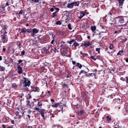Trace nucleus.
I'll list each match as a JSON object with an SVG mask.
<instances>
[{"instance_id":"nucleus-24","label":"nucleus","mask_w":128,"mask_h":128,"mask_svg":"<svg viewBox=\"0 0 128 128\" xmlns=\"http://www.w3.org/2000/svg\"><path fill=\"white\" fill-rule=\"evenodd\" d=\"M59 104L58 103H56L52 105V107L53 108L57 107L59 106Z\"/></svg>"},{"instance_id":"nucleus-27","label":"nucleus","mask_w":128,"mask_h":128,"mask_svg":"<svg viewBox=\"0 0 128 128\" xmlns=\"http://www.w3.org/2000/svg\"><path fill=\"white\" fill-rule=\"evenodd\" d=\"M96 27L95 26H91V29L92 31L94 32L96 29Z\"/></svg>"},{"instance_id":"nucleus-51","label":"nucleus","mask_w":128,"mask_h":128,"mask_svg":"<svg viewBox=\"0 0 128 128\" xmlns=\"http://www.w3.org/2000/svg\"><path fill=\"white\" fill-rule=\"evenodd\" d=\"M54 39H53L51 42V43L52 44H53L54 43Z\"/></svg>"},{"instance_id":"nucleus-14","label":"nucleus","mask_w":128,"mask_h":128,"mask_svg":"<svg viewBox=\"0 0 128 128\" xmlns=\"http://www.w3.org/2000/svg\"><path fill=\"white\" fill-rule=\"evenodd\" d=\"M84 110H81L79 111L78 112V114L79 115H81L84 113Z\"/></svg>"},{"instance_id":"nucleus-7","label":"nucleus","mask_w":128,"mask_h":128,"mask_svg":"<svg viewBox=\"0 0 128 128\" xmlns=\"http://www.w3.org/2000/svg\"><path fill=\"white\" fill-rule=\"evenodd\" d=\"M90 44V43L89 42H85L84 43V46L86 47L89 46Z\"/></svg>"},{"instance_id":"nucleus-29","label":"nucleus","mask_w":128,"mask_h":128,"mask_svg":"<svg viewBox=\"0 0 128 128\" xmlns=\"http://www.w3.org/2000/svg\"><path fill=\"white\" fill-rule=\"evenodd\" d=\"M17 45L19 46L20 48H21L22 46L20 42H17Z\"/></svg>"},{"instance_id":"nucleus-52","label":"nucleus","mask_w":128,"mask_h":128,"mask_svg":"<svg viewBox=\"0 0 128 128\" xmlns=\"http://www.w3.org/2000/svg\"><path fill=\"white\" fill-rule=\"evenodd\" d=\"M121 42L122 43H124L125 42V41L124 40V39H122V41H121Z\"/></svg>"},{"instance_id":"nucleus-8","label":"nucleus","mask_w":128,"mask_h":128,"mask_svg":"<svg viewBox=\"0 0 128 128\" xmlns=\"http://www.w3.org/2000/svg\"><path fill=\"white\" fill-rule=\"evenodd\" d=\"M76 39L78 41H80L82 40V38L80 35H78L76 36Z\"/></svg>"},{"instance_id":"nucleus-35","label":"nucleus","mask_w":128,"mask_h":128,"mask_svg":"<svg viewBox=\"0 0 128 128\" xmlns=\"http://www.w3.org/2000/svg\"><path fill=\"white\" fill-rule=\"evenodd\" d=\"M109 48L111 50L113 48H114V47L112 44H110Z\"/></svg>"},{"instance_id":"nucleus-21","label":"nucleus","mask_w":128,"mask_h":128,"mask_svg":"<svg viewBox=\"0 0 128 128\" xmlns=\"http://www.w3.org/2000/svg\"><path fill=\"white\" fill-rule=\"evenodd\" d=\"M26 31V29L24 28H22L21 30V32L23 34H25Z\"/></svg>"},{"instance_id":"nucleus-37","label":"nucleus","mask_w":128,"mask_h":128,"mask_svg":"<svg viewBox=\"0 0 128 128\" xmlns=\"http://www.w3.org/2000/svg\"><path fill=\"white\" fill-rule=\"evenodd\" d=\"M56 24L57 25H60L61 24V23L60 21H58L56 22Z\"/></svg>"},{"instance_id":"nucleus-45","label":"nucleus","mask_w":128,"mask_h":128,"mask_svg":"<svg viewBox=\"0 0 128 128\" xmlns=\"http://www.w3.org/2000/svg\"><path fill=\"white\" fill-rule=\"evenodd\" d=\"M23 11L22 10H21L19 12V14H22Z\"/></svg>"},{"instance_id":"nucleus-23","label":"nucleus","mask_w":128,"mask_h":128,"mask_svg":"<svg viewBox=\"0 0 128 128\" xmlns=\"http://www.w3.org/2000/svg\"><path fill=\"white\" fill-rule=\"evenodd\" d=\"M106 118L108 121H110L112 120V119L111 118L108 116H106Z\"/></svg>"},{"instance_id":"nucleus-20","label":"nucleus","mask_w":128,"mask_h":128,"mask_svg":"<svg viewBox=\"0 0 128 128\" xmlns=\"http://www.w3.org/2000/svg\"><path fill=\"white\" fill-rule=\"evenodd\" d=\"M124 52L123 49L121 50H120L118 52L117 54V55H121Z\"/></svg>"},{"instance_id":"nucleus-15","label":"nucleus","mask_w":128,"mask_h":128,"mask_svg":"<svg viewBox=\"0 0 128 128\" xmlns=\"http://www.w3.org/2000/svg\"><path fill=\"white\" fill-rule=\"evenodd\" d=\"M67 7L68 8H73V6L72 3H68V4Z\"/></svg>"},{"instance_id":"nucleus-28","label":"nucleus","mask_w":128,"mask_h":128,"mask_svg":"<svg viewBox=\"0 0 128 128\" xmlns=\"http://www.w3.org/2000/svg\"><path fill=\"white\" fill-rule=\"evenodd\" d=\"M40 1V0H31L32 3H38Z\"/></svg>"},{"instance_id":"nucleus-53","label":"nucleus","mask_w":128,"mask_h":128,"mask_svg":"<svg viewBox=\"0 0 128 128\" xmlns=\"http://www.w3.org/2000/svg\"><path fill=\"white\" fill-rule=\"evenodd\" d=\"M119 32V30H118V31H116L114 32V33H117L118 32Z\"/></svg>"},{"instance_id":"nucleus-11","label":"nucleus","mask_w":128,"mask_h":128,"mask_svg":"<svg viewBox=\"0 0 128 128\" xmlns=\"http://www.w3.org/2000/svg\"><path fill=\"white\" fill-rule=\"evenodd\" d=\"M32 32L34 34H36L38 32L39 30L36 28H34L32 29Z\"/></svg>"},{"instance_id":"nucleus-3","label":"nucleus","mask_w":128,"mask_h":128,"mask_svg":"<svg viewBox=\"0 0 128 128\" xmlns=\"http://www.w3.org/2000/svg\"><path fill=\"white\" fill-rule=\"evenodd\" d=\"M118 1L119 2V4L118 6V10L120 11L121 10V9H122V4L124 3V0H118Z\"/></svg>"},{"instance_id":"nucleus-46","label":"nucleus","mask_w":128,"mask_h":128,"mask_svg":"<svg viewBox=\"0 0 128 128\" xmlns=\"http://www.w3.org/2000/svg\"><path fill=\"white\" fill-rule=\"evenodd\" d=\"M10 4V2H8L6 3V6H8Z\"/></svg>"},{"instance_id":"nucleus-4","label":"nucleus","mask_w":128,"mask_h":128,"mask_svg":"<svg viewBox=\"0 0 128 128\" xmlns=\"http://www.w3.org/2000/svg\"><path fill=\"white\" fill-rule=\"evenodd\" d=\"M86 14L85 12L84 11H81L80 12V15H78V17L80 19Z\"/></svg>"},{"instance_id":"nucleus-22","label":"nucleus","mask_w":128,"mask_h":128,"mask_svg":"<svg viewBox=\"0 0 128 128\" xmlns=\"http://www.w3.org/2000/svg\"><path fill=\"white\" fill-rule=\"evenodd\" d=\"M68 53V51L66 50H63L62 53V55L64 56Z\"/></svg>"},{"instance_id":"nucleus-39","label":"nucleus","mask_w":128,"mask_h":128,"mask_svg":"<svg viewBox=\"0 0 128 128\" xmlns=\"http://www.w3.org/2000/svg\"><path fill=\"white\" fill-rule=\"evenodd\" d=\"M12 85V87L14 88H16L17 87V85L16 83H13Z\"/></svg>"},{"instance_id":"nucleus-36","label":"nucleus","mask_w":128,"mask_h":128,"mask_svg":"<svg viewBox=\"0 0 128 128\" xmlns=\"http://www.w3.org/2000/svg\"><path fill=\"white\" fill-rule=\"evenodd\" d=\"M26 102H27V105H29L30 103V102L29 100V99L28 98H27Z\"/></svg>"},{"instance_id":"nucleus-57","label":"nucleus","mask_w":128,"mask_h":128,"mask_svg":"<svg viewBox=\"0 0 128 128\" xmlns=\"http://www.w3.org/2000/svg\"><path fill=\"white\" fill-rule=\"evenodd\" d=\"M22 62V60H20L18 61V63L20 64L21 62Z\"/></svg>"},{"instance_id":"nucleus-48","label":"nucleus","mask_w":128,"mask_h":128,"mask_svg":"<svg viewBox=\"0 0 128 128\" xmlns=\"http://www.w3.org/2000/svg\"><path fill=\"white\" fill-rule=\"evenodd\" d=\"M96 51H98L99 53L100 52L99 51L100 50V49L99 48H96Z\"/></svg>"},{"instance_id":"nucleus-40","label":"nucleus","mask_w":128,"mask_h":128,"mask_svg":"<svg viewBox=\"0 0 128 128\" xmlns=\"http://www.w3.org/2000/svg\"><path fill=\"white\" fill-rule=\"evenodd\" d=\"M34 110H38L39 112L40 110L41 109H40L38 108L35 107L34 108Z\"/></svg>"},{"instance_id":"nucleus-54","label":"nucleus","mask_w":128,"mask_h":128,"mask_svg":"<svg viewBox=\"0 0 128 128\" xmlns=\"http://www.w3.org/2000/svg\"><path fill=\"white\" fill-rule=\"evenodd\" d=\"M72 63L73 65H74L76 64V62L74 61H72Z\"/></svg>"},{"instance_id":"nucleus-25","label":"nucleus","mask_w":128,"mask_h":128,"mask_svg":"<svg viewBox=\"0 0 128 128\" xmlns=\"http://www.w3.org/2000/svg\"><path fill=\"white\" fill-rule=\"evenodd\" d=\"M68 28L70 30H72V26L70 24H69L68 25Z\"/></svg>"},{"instance_id":"nucleus-55","label":"nucleus","mask_w":128,"mask_h":128,"mask_svg":"<svg viewBox=\"0 0 128 128\" xmlns=\"http://www.w3.org/2000/svg\"><path fill=\"white\" fill-rule=\"evenodd\" d=\"M80 54H82V55H84V54H85L82 53V51H80Z\"/></svg>"},{"instance_id":"nucleus-9","label":"nucleus","mask_w":128,"mask_h":128,"mask_svg":"<svg viewBox=\"0 0 128 128\" xmlns=\"http://www.w3.org/2000/svg\"><path fill=\"white\" fill-rule=\"evenodd\" d=\"M41 114L42 116L44 119V110H40L39 112Z\"/></svg>"},{"instance_id":"nucleus-49","label":"nucleus","mask_w":128,"mask_h":128,"mask_svg":"<svg viewBox=\"0 0 128 128\" xmlns=\"http://www.w3.org/2000/svg\"><path fill=\"white\" fill-rule=\"evenodd\" d=\"M54 8H51L50 10V11L52 12H53L54 11Z\"/></svg>"},{"instance_id":"nucleus-30","label":"nucleus","mask_w":128,"mask_h":128,"mask_svg":"<svg viewBox=\"0 0 128 128\" xmlns=\"http://www.w3.org/2000/svg\"><path fill=\"white\" fill-rule=\"evenodd\" d=\"M32 31V29L30 28V29H26V32L28 33H30Z\"/></svg>"},{"instance_id":"nucleus-43","label":"nucleus","mask_w":128,"mask_h":128,"mask_svg":"<svg viewBox=\"0 0 128 128\" xmlns=\"http://www.w3.org/2000/svg\"><path fill=\"white\" fill-rule=\"evenodd\" d=\"M54 51L55 52H56V51L58 53V52H59V51L58 50H56V48H54Z\"/></svg>"},{"instance_id":"nucleus-34","label":"nucleus","mask_w":128,"mask_h":128,"mask_svg":"<svg viewBox=\"0 0 128 128\" xmlns=\"http://www.w3.org/2000/svg\"><path fill=\"white\" fill-rule=\"evenodd\" d=\"M66 106L65 104H64L62 106L61 105H60L59 106V107L60 108V110H62L63 108V106Z\"/></svg>"},{"instance_id":"nucleus-61","label":"nucleus","mask_w":128,"mask_h":128,"mask_svg":"<svg viewBox=\"0 0 128 128\" xmlns=\"http://www.w3.org/2000/svg\"><path fill=\"white\" fill-rule=\"evenodd\" d=\"M10 62H12V58H10Z\"/></svg>"},{"instance_id":"nucleus-26","label":"nucleus","mask_w":128,"mask_h":128,"mask_svg":"<svg viewBox=\"0 0 128 128\" xmlns=\"http://www.w3.org/2000/svg\"><path fill=\"white\" fill-rule=\"evenodd\" d=\"M57 12H54L52 14V17L54 18L56 16H57V15L56 14V13H57Z\"/></svg>"},{"instance_id":"nucleus-42","label":"nucleus","mask_w":128,"mask_h":128,"mask_svg":"<svg viewBox=\"0 0 128 128\" xmlns=\"http://www.w3.org/2000/svg\"><path fill=\"white\" fill-rule=\"evenodd\" d=\"M54 8L56 10V12H58L59 10V8L55 7H54Z\"/></svg>"},{"instance_id":"nucleus-6","label":"nucleus","mask_w":128,"mask_h":128,"mask_svg":"<svg viewBox=\"0 0 128 128\" xmlns=\"http://www.w3.org/2000/svg\"><path fill=\"white\" fill-rule=\"evenodd\" d=\"M73 7L74 6H78L79 4V3L78 2H74L72 3Z\"/></svg>"},{"instance_id":"nucleus-56","label":"nucleus","mask_w":128,"mask_h":128,"mask_svg":"<svg viewBox=\"0 0 128 128\" xmlns=\"http://www.w3.org/2000/svg\"><path fill=\"white\" fill-rule=\"evenodd\" d=\"M43 93H44V92H42V95L41 96L42 97H44V95H42V94Z\"/></svg>"},{"instance_id":"nucleus-18","label":"nucleus","mask_w":128,"mask_h":128,"mask_svg":"<svg viewBox=\"0 0 128 128\" xmlns=\"http://www.w3.org/2000/svg\"><path fill=\"white\" fill-rule=\"evenodd\" d=\"M50 48V46H48L46 47H44L43 48V50L44 51H46L47 50H48Z\"/></svg>"},{"instance_id":"nucleus-50","label":"nucleus","mask_w":128,"mask_h":128,"mask_svg":"<svg viewBox=\"0 0 128 128\" xmlns=\"http://www.w3.org/2000/svg\"><path fill=\"white\" fill-rule=\"evenodd\" d=\"M35 34H34L33 33L31 35V36L32 37H34L35 35H34Z\"/></svg>"},{"instance_id":"nucleus-13","label":"nucleus","mask_w":128,"mask_h":128,"mask_svg":"<svg viewBox=\"0 0 128 128\" xmlns=\"http://www.w3.org/2000/svg\"><path fill=\"white\" fill-rule=\"evenodd\" d=\"M3 120L4 121L8 122L9 120V118L7 116H5L3 118Z\"/></svg>"},{"instance_id":"nucleus-17","label":"nucleus","mask_w":128,"mask_h":128,"mask_svg":"<svg viewBox=\"0 0 128 128\" xmlns=\"http://www.w3.org/2000/svg\"><path fill=\"white\" fill-rule=\"evenodd\" d=\"M37 106L39 107H40L42 106V101L38 102Z\"/></svg>"},{"instance_id":"nucleus-58","label":"nucleus","mask_w":128,"mask_h":128,"mask_svg":"<svg viewBox=\"0 0 128 128\" xmlns=\"http://www.w3.org/2000/svg\"><path fill=\"white\" fill-rule=\"evenodd\" d=\"M2 127L3 128H5L6 126L4 124H3L2 125Z\"/></svg>"},{"instance_id":"nucleus-47","label":"nucleus","mask_w":128,"mask_h":128,"mask_svg":"<svg viewBox=\"0 0 128 128\" xmlns=\"http://www.w3.org/2000/svg\"><path fill=\"white\" fill-rule=\"evenodd\" d=\"M25 54V52L24 50H23L21 52V54L22 55H23L24 54Z\"/></svg>"},{"instance_id":"nucleus-31","label":"nucleus","mask_w":128,"mask_h":128,"mask_svg":"<svg viewBox=\"0 0 128 128\" xmlns=\"http://www.w3.org/2000/svg\"><path fill=\"white\" fill-rule=\"evenodd\" d=\"M76 65H77V66H78L79 68H81L82 67V65L80 64L79 63H77Z\"/></svg>"},{"instance_id":"nucleus-12","label":"nucleus","mask_w":128,"mask_h":128,"mask_svg":"<svg viewBox=\"0 0 128 128\" xmlns=\"http://www.w3.org/2000/svg\"><path fill=\"white\" fill-rule=\"evenodd\" d=\"M79 45V44L76 42V40H75V41H74L73 43V44L72 45V46H78Z\"/></svg>"},{"instance_id":"nucleus-62","label":"nucleus","mask_w":128,"mask_h":128,"mask_svg":"<svg viewBox=\"0 0 128 128\" xmlns=\"http://www.w3.org/2000/svg\"><path fill=\"white\" fill-rule=\"evenodd\" d=\"M2 60V57L1 56H0V61Z\"/></svg>"},{"instance_id":"nucleus-2","label":"nucleus","mask_w":128,"mask_h":128,"mask_svg":"<svg viewBox=\"0 0 128 128\" xmlns=\"http://www.w3.org/2000/svg\"><path fill=\"white\" fill-rule=\"evenodd\" d=\"M24 81L23 82L24 87H29L30 85V81L28 80V78L24 77Z\"/></svg>"},{"instance_id":"nucleus-33","label":"nucleus","mask_w":128,"mask_h":128,"mask_svg":"<svg viewBox=\"0 0 128 128\" xmlns=\"http://www.w3.org/2000/svg\"><path fill=\"white\" fill-rule=\"evenodd\" d=\"M34 91L35 92H38L39 91V89L38 87L34 89Z\"/></svg>"},{"instance_id":"nucleus-41","label":"nucleus","mask_w":128,"mask_h":128,"mask_svg":"<svg viewBox=\"0 0 128 128\" xmlns=\"http://www.w3.org/2000/svg\"><path fill=\"white\" fill-rule=\"evenodd\" d=\"M87 73V72H86L85 71L82 70L80 71V73H84V74H86Z\"/></svg>"},{"instance_id":"nucleus-32","label":"nucleus","mask_w":128,"mask_h":128,"mask_svg":"<svg viewBox=\"0 0 128 128\" xmlns=\"http://www.w3.org/2000/svg\"><path fill=\"white\" fill-rule=\"evenodd\" d=\"M62 87L63 88H68V84H65V83H64V85L62 86Z\"/></svg>"},{"instance_id":"nucleus-10","label":"nucleus","mask_w":128,"mask_h":128,"mask_svg":"<svg viewBox=\"0 0 128 128\" xmlns=\"http://www.w3.org/2000/svg\"><path fill=\"white\" fill-rule=\"evenodd\" d=\"M2 36V40L3 42L4 43V41L6 39V38L7 36L6 35H1Z\"/></svg>"},{"instance_id":"nucleus-44","label":"nucleus","mask_w":128,"mask_h":128,"mask_svg":"<svg viewBox=\"0 0 128 128\" xmlns=\"http://www.w3.org/2000/svg\"><path fill=\"white\" fill-rule=\"evenodd\" d=\"M90 58H91V59H93V60H96V58H94V56H90Z\"/></svg>"},{"instance_id":"nucleus-5","label":"nucleus","mask_w":128,"mask_h":128,"mask_svg":"<svg viewBox=\"0 0 128 128\" xmlns=\"http://www.w3.org/2000/svg\"><path fill=\"white\" fill-rule=\"evenodd\" d=\"M18 72L19 74H21L22 72V67L20 66H18Z\"/></svg>"},{"instance_id":"nucleus-60","label":"nucleus","mask_w":128,"mask_h":128,"mask_svg":"<svg viewBox=\"0 0 128 128\" xmlns=\"http://www.w3.org/2000/svg\"><path fill=\"white\" fill-rule=\"evenodd\" d=\"M11 122L12 124H14V120H12L11 121Z\"/></svg>"},{"instance_id":"nucleus-1","label":"nucleus","mask_w":128,"mask_h":128,"mask_svg":"<svg viewBox=\"0 0 128 128\" xmlns=\"http://www.w3.org/2000/svg\"><path fill=\"white\" fill-rule=\"evenodd\" d=\"M113 22L115 24H120L124 22V20L122 16H119L116 17L113 20Z\"/></svg>"},{"instance_id":"nucleus-16","label":"nucleus","mask_w":128,"mask_h":128,"mask_svg":"<svg viewBox=\"0 0 128 128\" xmlns=\"http://www.w3.org/2000/svg\"><path fill=\"white\" fill-rule=\"evenodd\" d=\"M74 41H75V40L74 39H72L68 41L67 43H68L70 44H72L73 42H74Z\"/></svg>"},{"instance_id":"nucleus-59","label":"nucleus","mask_w":128,"mask_h":128,"mask_svg":"<svg viewBox=\"0 0 128 128\" xmlns=\"http://www.w3.org/2000/svg\"><path fill=\"white\" fill-rule=\"evenodd\" d=\"M6 50V49L5 48H4L3 49V51H2L4 52Z\"/></svg>"},{"instance_id":"nucleus-63","label":"nucleus","mask_w":128,"mask_h":128,"mask_svg":"<svg viewBox=\"0 0 128 128\" xmlns=\"http://www.w3.org/2000/svg\"><path fill=\"white\" fill-rule=\"evenodd\" d=\"M126 110L128 112V106H127V108H126Z\"/></svg>"},{"instance_id":"nucleus-19","label":"nucleus","mask_w":128,"mask_h":128,"mask_svg":"<svg viewBox=\"0 0 128 128\" xmlns=\"http://www.w3.org/2000/svg\"><path fill=\"white\" fill-rule=\"evenodd\" d=\"M5 70V67L0 66V71H4Z\"/></svg>"},{"instance_id":"nucleus-38","label":"nucleus","mask_w":128,"mask_h":128,"mask_svg":"<svg viewBox=\"0 0 128 128\" xmlns=\"http://www.w3.org/2000/svg\"><path fill=\"white\" fill-rule=\"evenodd\" d=\"M52 34V37L53 39H54V38H56V36L54 35L52 32L51 33Z\"/></svg>"},{"instance_id":"nucleus-64","label":"nucleus","mask_w":128,"mask_h":128,"mask_svg":"<svg viewBox=\"0 0 128 128\" xmlns=\"http://www.w3.org/2000/svg\"><path fill=\"white\" fill-rule=\"evenodd\" d=\"M126 61L127 62H128V58L126 59Z\"/></svg>"}]
</instances>
